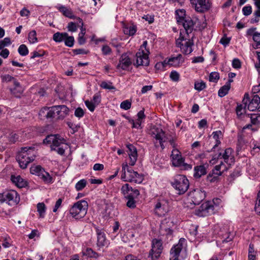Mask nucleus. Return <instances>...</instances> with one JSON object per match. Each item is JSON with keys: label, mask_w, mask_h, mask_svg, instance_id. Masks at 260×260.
Wrapping results in <instances>:
<instances>
[{"label": "nucleus", "mask_w": 260, "mask_h": 260, "mask_svg": "<svg viewBox=\"0 0 260 260\" xmlns=\"http://www.w3.org/2000/svg\"><path fill=\"white\" fill-rule=\"evenodd\" d=\"M66 140L61 138L59 135H48L43 140V143L50 144L52 151H56L59 154L63 155L68 145L65 143Z\"/></svg>", "instance_id": "obj_1"}, {"label": "nucleus", "mask_w": 260, "mask_h": 260, "mask_svg": "<svg viewBox=\"0 0 260 260\" xmlns=\"http://www.w3.org/2000/svg\"><path fill=\"white\" fill-rule=\"evenodd\" d=\"M35 148L33 146L22 147L18 152L16 160L21 169L26 168L27 165L35 160Z\"/></svg>", "instance_id": "obj_2"}, {"label": "nucleus", "mask_w": 260, "mask_h": 260, "mask_svg": "<svg viewBox=\"0 0 260 260\" xmlns=\"http://www.w3.org/2000/svg\"><path fill=\"white\" fill-rule=\"evenodd\" d=\"M122 172L121 178L124 181L139 184L143 180V176L129 168L127 164H122Z\"/></svg>", "instance_id": "obj_3"}, {"label": "nucleus", "mask_w": 260, "mask_h": 260, "mask_svg": "<svg viewBox=\"0 0 260 260\" xmlns=\"http://www.w3.org/2000/svg\"><path fill=\"white\" fill-rule=\"evenodd\" d=\"M180 34V37L177 41V45L180 47L182 52L185 54H189L192 51L191 47L193 44V34Z\"/></svg>", "instance_id": "obj_4"}, {"label": "nucleus", "mask_w": 260, "mask_h": 260, "mask_svg": "<svg viewBox=\"0 0 260 260\" xmlns=\"http://www.w3.org/2000/svg\"><path fill=\"white\" fill-rule=\"evenodd\" d=\"M88 205L85 200L75 203L70 209V214L76 219L83 218L86 214Z\"/></svg>", "instance_id": "obj_5"}, {"label": "nucleus", "mask_w": 260, "mask_h": 260, "mask_svg": "<svg viewBox=\"0 0 260 260\" xmlns=\"http://www.w3.org/2000/svg\"><path fill=\"white\" fill-rule=\"evenodd\" d=\"M172 186L178 191V194H184L188 189L189 183L185 176L177 175L175 176L173 181L171 182Z\"/></svg>", "instance_id": "obj_6"}, {"label": "nucleus", "mask_w": 260, "mask_h": 260, "mask_svg": "<svg viewBox=\"0 0 260 260\" xmlns=\"http://www.w3.org/2000/svg\"><path fill=\"white\" fill-rule=\"evenodd\" d=\"M219 203L220 200L218 199H213L212 202L207 201L203 203L198 209L195 211L196 215L200 217H205L214 213L215 207L214 204Z\"/></svg>", "instance_id": "obj_7"}, {"label": "nucleus", "mask_w": 260, "mask_h": 260, "mask_svg": "<svg viewBox=\"0 0 260 260\" xmlns=\"http://www.w3.org/2000/svg\"><path fill=\"white\" fill-rule=\"evenodd\" d=\"M69 114V109L66 105H57L51 107L48 115L52 118L62 120Z\"/></svg>", "instance_id": "obj_8"}, {"label": "nucleus", "mask_w": 260, "mask_h": 260, "mask_svg": "<svg viewBox=\"0 0 260 260\" xmlns=\"http://www.w3.org/2000/svg\"><path fill=\"white\" fill-rule=\"evenodd\" d=\"M30 172L32 174L38 176L46 183L52 182V177L40 166H32L30 168Z\"/></svg>", "instance_id": "obj_9"}, {"label": "nucleus", "mask_w": 260, "mask_h": 260, "mask_svg": "<svg viewBox=\"0 0 260 260\" xmlns=\"http://www.w3.org/2000/svg\"><path fill=\"white\" fill-rule=\"evenodd\" d=\"M151 249L149 252V256L152 260L158 258L161 253L163 249L161 240L154 239L152 241Z\"/></svg>", "instance_id": "obj_10"}, {"label": "nucleus", "mask_w": 260, "mask_h": 260, "mask_svg": "<svg viewBox=\"0 0 260 260\" xmlns=\"http://www.w3.org/2000/svg\"><path fill=\"white\" fill-rule=\"evenodd\" d=\"M190 3L196 11L200 13L207 12L212 7L210 0H190Z\"/></svg>", "instance_id": "obj_11"}, {"label": "nucleus", "mask_w": 260, "mask_h": 260, "mask_svg": "<svg viewBox=\"0 0 260 260\" xmlns=\"http://www.w3.org/2000/svg\"><path fill=\"white\" fill-rule=\"evenodd\" d=\"M150 134L152 137L159 141L161 149H164V142L167 140L165 132L160 127L153 126L150 129Z\"/></svg>", "instance_id": "obj_12"}, {"label": "nucleus", "mask_w": 260, "mask_h": 260, "mask_svg": "<svg viewBox=\"0 0 260 260\" xmlns=\"http://www.w3.org/2000/svg\"><path fill=\"white\" fill-rule=\"evenodd\" d=\"M233 150L231 148H226L224 152H219L213 156V159H218L223 158L224 162L230 166L234 162V158L233 155Z\"/></svg>", "instance_id": "obj_13"}, {"label": "nucleus", "mask_w": 260, "mask_h": 260, "mask_svg": "<svg viewBox=\"0 0 260 260\" xmlns=\"http://www.w3.org/2000/svg\"><path fill=\"white\" fill-rule=\"evenodd\" d=\"M149 50H146L144 52L143 51H139L136 54V62L134 63V65L137 67L148 66L149 62Z\"/></svg>", "instance_id": "obj_14"}, {"label": "nucleus", "mask_w": 260, "mask_h": 260, "mask_svg": "<svg viewBox=\"0 0 260 260\" xmlns=\"http://www.w3.org/2000/svg\"><path fill=\"white\" fill-rule=\"evenodd\" d=\"M121 191L125 199L137 198L140 194L138 189L133 188L128 183L122 186Z\"/></svg>", "instance_id": "obj_15"}, {"label": "nucleus", "mask_w": 260, "mask_h": 260, "mask_svg": "<svg viewBox=\"0 0 260 260\" xmlns=\"http://www.w3.org/2000/svg\"><path fill=\"white\" fill-rule=\"evenodd\" d=\"M191 202L194 205H199L205 198V193L200 189H194L189 193Z\"/></svg>", "instance_id": "obj_16"}, {"label": "nucleus", "mask_w": 260, "mask_h": 260, "mask_svg": "<svg viewBox=\"0 0 260 260\" xmlns=\"http://www.w3.org/2000/svg\"><path fill=\"white\" fill-rule=\"evenodd\" d=\"M171 158L172 165L174 167H180L184 161L181 152L177 149H174L172 150Z\"/></svg>", "instance_id": "obj_17"}, {"label": "nucleus", "mask_w": 260, "mask_h": 260, "mask_svg": "<svg viewBox=\"0 0 260 260\" xmlns=\"http://www.w3.org/2000/svg\"><path fill=\"white\" fill-rule=\"evenodd\" d=\"M181 19H177V23L179 25L183 27L186 31V32H191L195 28V21L193 22L189 17L185 18L182 21Z\"/></svg>", "instance_id": "obj_18"}, {"label": "nucleus", "mask_w": 260, "mask_h": 260, "mask_svg": "<svg viewBox=\"0 0 260 260\" xmlns=\"http://www.w3.org/2000/svg\"><path fill=\"white\" fill-rule=\"evenodd\" d=\"M6 201L9 205L13 206L18 204L20 201V198L18 193L14 190H11L9 191L6 192Z\"/></svg>", "instance_id": "obj_19"}, {"label": "nucleus", "mask_w": 260, "mask_h": 260, "mask_svg": "<svg viewBox=\"0 0 260 260\" xmlns=\"http://www.w3.org/2000/svg\"><path fill=\"white\" fill-rule=\"evenodd\" d=\"M96 233L97 235L96 245L99 247L107 246L109 244V241L106 239V234L102 230L96 229Z\"/></svg>", "instance_id": "obj_20"}, {"label": "nucleus", "mask_w": 260, "mask_h": 260, "mask_svg": "<svg viewBox=\"0 0 260 260\" xmlns=\"http://www.w3.org/2000/svg\"><path fill=\"white\" fill-rule=\"evenodd\" d=\"M249 101V96L248 93H245L242 100V104H238L236 109L237 115L238 117L241 116L245 113V109L247 104Z\"/></svg>", "instance_id": "obj_21"}, {"label": "nucleus", "mask_w": 260, "mask_h": 260, "mask_svg": "<svg viewBox=\"0 0 260 260\" xmlns=\"http://www.w3.org/2000/svg\"><path fill=\"white\" fill-rule=\"evenodd\" d=\"M131 63L132 62L128 56L126 54H123L119 59V63L116 68L118 69H121L123 70H126Z\"/></svg>", "instance_id": "obj_22"}, {"label": "nucleus", "mask_w": 260, "mask_h": 260, "mask_svg": "<svg viewBox=\"0 0 260 260\" xmlns=\"http://www.w3.org/2000/svg\"><path fill=\"white\" fill-rule=\"evenodd\" d=\"M247 106L249 111H254L256 110L260 111V98L257 94L254 95L252 100L249 101Z\"/></svg>", "instance_id": "obj_23"}, {"label": "nucleus", "mask_w": 260, "mask_h": 260, "mask_svg": "<svg viewBox=\"0 0 260 260\" xmlns=\"http://www.w3.org/2000/svg\"><path fill=\"white\" fill-rule=\"evenodd\" d=\"M154 211L155 214L158 216H162L168 212V208L166 204H162L158 202L155 205Z\"/></svg>", "instance_id": "obj_24"}, {"label": "nucleus", "mask_w": 260, "mask_h": 260, "mask_svg": "<svg viewBox=\"0 0 260 260\" xmlns=\"http://www.w3.org/2000/svg\"><path fill=\"white\" fill-rule=\"evenodd\" d=\"M128 149V155L130 159V162L129 164L133 166L135 165L137 159V151L136 147L133 146L132 144H129L127 146Z\"/></svg>", "instance_id": "obj_25"}, {"label": "nucleus", "mask_w": 260, "mask_h": 260, "mask_svg": "<svg viewBox=\"0 0 260 260\" xmlns=\"http://www.w3.org/2000/svg\"><path fill=\"white\" fill-rule=\"evenodd\" d=\"M184 239H181L179 240V243L175 245L173 248H171L170 250V254L171 256H173L174 257V259H178L179 254L182 249V241H184Z\"/></svg>", "instance_id": "obj_26"}, {"label": "nucleus", "mask_w": 260, "mask_h": 260, "mask_svg": "<svg viewBox=\"0 0 260 260\" xmlns=\"http://www.w3.org/2000/svg\"><path fill=\"white\" fill-rule=\"evenodd\" d=\"M14 87L10 89L11 93L16 98H20L23 92V88L21 86L18 81H14Z\"/></svg>", "instance_id": "obj_27"}, {"label": "nucleus", "mask_w": 260, "mask_h": 260, "mask_svg": "<svg viewBox=\"0 0 260 260\" xmlns=\"http://www.w3.org/2000/svg\"><path fill=\"white\" fill-rule=\"evenodd\" d=\"M184 61L182 55L179 54L176 57L170 58L167 61V63L172 66L177 67L183 63Z\"/></svg>", "instance_id": "obj_28"}, {"label": "nucleus", "mask_w": 260, "mask_h": 260, "mask_svg": "<svg viewBox=\"0 0 260 260\" xmlns=\"http://www.w3.org/2000/svg\"><path fill=\"white\" fill-rule=\"evenodd\" d=\"M11 180L13 183H15L19 188L24 187L27 185V182L19 175L17 176L12 175Z\"/></svg>", "instance_id": "obj_29"}, {"label": "nucleus", "mask_w": 260, "mask_h": 260, "mask_svg": "<svg viewBox=\"0 0 260 260\" xmlns=\"http://www.w3.org/2000/svg\"><path fill=\"white\" fill-rule=\"evenodd\" d=\"M193 176L196 178H200L202 176L205 175L207 173L206 168L203 165L196 166L194 168Z\"/></svg>", "instance_id": "obj_30"}, {"label": "nucleus", "mask_w": 260, "mask_h": 260, "mask_svg": "<svg viewBox=\"0 0 260 260\" xmlns=\"http://www.w3.org/2000/svg\"><path fill=\"white\" fill-rule=\"evenodd\" d=\"M57 9L66 17L70 18H73L74 17V15L71 9L63 6H59Z\"/></svg>", "instance_id": "obj_31"}, {"label": "nucleus", "mask_w": 260, "mask_h": 260, "mask_svg": "<svg viewBox=\"0 0 260 260\" xmlns=\"http://www.w3.org/2000/svg\"><path fill=\"white\" fill-rule=\"evenodd\" d=\"M82 254L83 255L95 258L99 257L100 256V254L93 251L91 248H87L85 250H83Z\"/></svg>", "instance_id": "obj_32"}, {"label": "nucleus", "mask_w": 260, "mask_h": 260, "mask_svg": "<svg viewBox=\"0 0 260 260\" xmlns=\"http://www.w3.org/2000/svg\"><path fill=\"white\" fill-rule=\"evenodd\" d=\"M230 88V84L229 83H226V84L222 86L218 90V96L221 98L224 96L228 93Z\"/></svg>", "instance_id": "obj_33"}, {"label": "nucleus", "mask_w": 260, "mask_h": 260, "mask_svg": "<svg viewBox=\"0 0 260 260\" xmlns=\"http://www.w3.org/2000/svg\"><path fill=\"white\" fill-rule=\"evenodd\" d=\"M222 172H218L216 170L214 169L212 170V175L209 174L207 176V179L210 182L214 181L217 178L222 175Z\"/></svg>", "instance_id": "obj_34"}, {"label": "nucleus", "mask_w": 260, "mask_h": 260, "mask_svg": "<svg viewBox=\"0 0 260 260\" xmlns=\"http://www.w3.org/2000/svg\"><path fill=\"white\" fill-rule=\"evenodd\" d=\"M195 28L194 30L196 31H202L207 26V23L205 22H201L199 20L195 21Z\"/></svg>", "instance_id": "obj_35"}, {"label": "nucleus", "mask_w": 260, "mask_h": 260, "mask_svg": "<svg viewBox=\"0 0 260 260\" xmlns=\"http://www.w3.org/2000/svg\"><path fill=\"white\" fill-rule=\"evenodd\" d=\"M37 210L40 214V217L43 218L46 211V206L45 204L43 203H38L37 205Z\"/></svg>", "instance_id": "obj_36"}, {"label": "nucleus", "mask_w": 260, "mask_h": 260, "mask_svg": "<svg viewBox=\"0 0 260 260\" xmlns=\"http://www.w3.org/2000/svg\"><path fill=\"white\" fill-rule=\"evenodd\" d=\"M221 134H222V133L220 131L214 132L212 133L213 138L216 141V144L213 147L212 149H215L216 147H217L218 146V145H219L220 144V141L219 140V137L221 135Z\"/></svg>", "instance_id": "obj_37"}, {"label": "nucleus", "mask_w": 260, "mask_h": 260, "mask_svg": "<svg viewBox=\"0 0 260 260\" xmlns=\"http://www.w3.org/2000/svg\"><path fill=\"white\" fill-rule=\"evenodd\" d=\"M18 52L20 55L26 56L28 54L29 51L25 45L22 44L18 47Z\"/></svg>", "instance_id": "obj_38"}, {"label": "nucleus", "mask_w": 260, "mask_h": 260, "mask_svg": "<svg viewBox=\"0 0 260 260\" xmlns=\"http://www.w3.org/2000/svg\"><path fill=\"white\" fill-rule=\"evenodd\" d=\"M51 107H45L40 110L39 112V115L41 117H45L47 118H52V117H50L49 115H48V113H49V112L50 111Z\"/></svg>", "instance_id": "obj_39"}, {"label": "nucleus", "mask_w": 260, "mask_h": 260, "mask_svg": "<svg viewBox=\"0 0 260 260\" xmlns=\"http://www.w3.org/2000/svg\"><path fill=\"white\" fill-rule=\"evenodd\" d=\"M27 39L30 44H34L38 42L41 38L37 36V34H28Z\"/></svg>", "instance_id": "obj_40"}, {"label": "nucleus", "mask_w": 260, "mask_h": 260, "mask_svg": "<svg viewBox=\"0 0 260 260\" xmlns=\"http://www.w3.org/2000/svg\"><path fill=\"white\" fill-rule=\"evenodd\" d=\"M66 35L68 34H54L53 39L56 42H61L64 41Z\"/></svg>", "instance_id": "obj_41"}, {"label": "nucleus", "mask_w": 260, "mask_h": 260, "mask_svg": "<svg viewBox=\"0 0 260 260\" xmlns=\"http://www.w3.org/2000/svg\"><path fill=\"white\" fill-rule=\"evenodd\" d=\"M87 181L85 179H81L78 181L75 185V188L77 191L82 190L86 185Z\"/></svg>", "instance_id": "obj_42"}, {"label": "nucleus", "mask_w": 260, "mask_h": 260, "mask_svg": "<svg viewBox=\"0 0 260 260\" xmlns=\"http://www.w3.org/2000/svg\"><path fill=\"white\" fill-rule=\"evenodd\" d=\"M100 86L104 89L109 90L115 89V87L112 85V83L110 81H102L100 84Z\"/></svg>", "instance_id": "obj_43"}, {"label": "nucleus", "mask_w": 260, "mask_h": 260, "mask_svg": "<svg viewBox=\"0 0 260 260\" xmlns=\"http://www.w3.org/2000/svg\"><path fill=\"white\" fill-rule=\"evenodd\" d=\"M260 117V114H251L250 119L251 122L252 124L257 125L258 127H260V122L258 120V118Z\"/></svg>", "instance_id": "obj_44"}, {"label": "nucleus", "mask_w": 260, "mask_h": 260, "mask_svg": "<svg viewBox=\"0 0 260 260\" xmlns=\"http://www.w3.org/2000/svg\"><path fill=\"white\" fill-rule=\"evenodd\" d=\"M65 45L68 47H72L74 45V39L73 37L70 36L68 37L67 35H66L65 37V39L64 40Z\"/></svg>", "instance_id": "obj_45"}, {"label": "nucleus", "mask_w": 260, "mask_h": 260, "mask_svg": "<svg viewBox=\"0 0 260 260\" xmlns=\"http://www.w3.org/2000/svg\"><path fill=\"white\" fill-rule=\"evenodd\" d=\"M1 78L3 82H9L12 81L13 84H14V81H17L15 78L9 75H2Z\"/></svg>", "instance_id": "obj_46"}, {"label": "nucleus", "mask_w": 260, "mask_h": 260, "mask_svg": "<svg viewBox=\"0 0 260 260\" xmlns=\"http://www.w3.org/2000/svg\"><path fill=\"white\" fill-rule=\"evenodd\" d=\"M176 20L181 19V21L183 20L184 18V16L185 15V11L184 10H177L176 11Z\"/></svg>", "instance_id": "obj_47"}, {"label": "nucleus", "mask_w": 260, "mask_h": 260, "mask_svg": "<svg viewBox=\"0 0 260 260\" xmlns=\"http://www.w3.org/2000/svg\"><path fill=\"white\" fill-rule=\"evenodd\" d=\"M132 103L129 100H125L120 104V108L125 110L129 109L131 107Z\"/></svg>", "instance_id": "obj_48"}, {"label": "nucleus", "mask_w": 260, "mask_h": 260, "mask_svg": "<svg viewBox=\"0 0 260 260\" xmlns=\"http://www.w3.org/2000/svg\"><path fill=\"white\" fill-rule=\"evenodd\" d=\"M219 78V74L217 72H212L209 76L210 82H216Z\"/></svg>", "instance_id": "obj_49"}, {"label": "nucleus", "mask_w": 260, "mask_h": 260, "mask_svg": "<svg viewBox=\"0 0 260 260\" xmlns=\"http://www.w3.org/2000/svg\"><path fill=\"white\" fill-rule=\"evenodd\" d=\"M231 40V37H228L226 34H224L223 36L220 39L219 43L224 46L228 45Z\"/></svg>", "instance_id": "obj_50"}, {"label": "nucleus", "mask_w": 260, "mask_h": 260, "mask_svg": "<svg viewBox=\"0 0 260 260\" xmlns=\"http://www.w3.org/2000/svg\"><path fill=\"white\" fill-rule=\"evenodd\" d=\"M206 87V84L204 81H201L200 82H195L194 83V88L198 90L201 91L204 89Z\"/></svg>", "instance_id": "obj_51"}, {"label": "nucleus", "mask_w": 260, "mask_h": 260, "mask_svg": "<svg viewBox=\"0 0 260 260\" xmlns=\"http://www.w3.org/2000/svg\"><path fill=\"white\" fill-rule=\"evenodd\" d=\"M135 198H127L125 199L127 200V202L126 203V206L130 208L134 209L136 207V201L135 200Z\"/></svg>", "instance_id": "obj_52"}, {"label": "nucleus", "mask_w": 260, "mask_h": 260, "mask_svg": "<svg viewBox=\"0 0 260 260\" xmlns=\"http://www.w3.org/2000/svg\"><path fill=\"white\" fill-rule=\"evenodd\" d=\"M242 12L244 15L249 16L252 13V7L250 6H246L243 8Z\"/></svg>", "instance_id": "obj_53"}, {"label": "nucleus", "mask_w": 260, "mask_h": 260, "mask_svg": "<svg viewBox=\"0 0 260 260\" xmlns=\"http://www.w3.org/2000/svg\"><path fill=\"white\" fill-rule=\"evenodd\" d=\"M85 104L86 106L91 112L94 111L96 105L92 101L87 100L85 102Z\"/></svg>", "instance_id": "obj_54"}, {"label": "nucleus", "mask_w": 260, "mask_h": 260, "mask_svg": "<svg viewBox=\"0 0 260 260\" xmlns=\"http://www.w3.org/2000/svg\"><path fill=\"white\" fill-rule=\"evenodd\" d=\"M257 201L255 206V211L260 215V191L257 193Z\"/></svg>", "instance_id": "obj_55"}, {"label": "nucleus", "mask_w": 260, "mask_h": 260, "mask_svg": "<svg viewBox=\"0 0 260 260\" xmlns=\"http://www.w3.org/2000/svg\"><path fill=\"white\" fill-rule=\"evenodd\" d=\"M74 114L76 117L81 118L84 116V111L81 108L78 107L75 110Z\"/></svg>", "instance_id": "obj_56"}, {"label": "nucleus", "mask_w": 260, "mask_h": 260, "mask_svg": "<svg viewBox=\"0 0 260 260\" xmlns=\"http://www.w3.org/2000/svg\"><path fill=\"white\" fill-rule=\"evenodd\" d=\"M170 77L172 80L174 81H178L179 79V74L176 71L171 72Z\"/></svg>", "instance_id": "obj_57"}, {"label": "nucleus", "mask_w": 260, "mask_h": 260, "mask_svg": "<svg viewBox=\"0 0 260 260\" xmlns=\"http://www.w3.org/2000/svg\"><path fill=\"white\" fill-rule=\"evenodd\" d=\"M102 53L105 55H109L111 52V49L108 45H104L102 48Z\"/></svg>", "instance_id": "obj_58"}, {"label": "nucleus", "mask_w": 260, "mask_h": 260, "mask_svg": "<svg viewBox=\"0 0 260 260\" xmlns=\"http://www.w3.org/2000/svg\"><path fill=\"white\" fill-rule=\"evenodd\" d=\"M93 103L97 106L101 102V97L99 93H95L93 97Z\"/></svg>", "instance_id": "obj_59"}, {"label": "nucleus", "mask_w": 260, "mask_h": 260, "mask_svg": "<svg viewBox=\"0 0 260 260\" xmlns=\"http://www.w3.org/2000/svg\"><path fill=\"white\" fill-rule=\"evenodd\" d=\"M124 28L128 30L129 32H136L137 30L136 26L133 24L126 25Z\"/></svg>", "instance_id": "obj_60"}, {"label": "nucleus", "mask_w": 260, "mask_h": 260, "mask_svg": "<svg viewBox=\"0 0 260 260\" xmlns=\"http://www.w3.org/2000/svg\"><path fill=\"white\" fill-rule=\"evenodd\" d=\"M232 66L234 68L239 69L241 68V62L239 59L235 58L232 62Z\"/></svg>", "instance_id": "obj_61"}, {"label": "nucleus", "mask_w": 260, "mask_h": 260, "mask_svg": "<svg viewBox=\"0 0 260 260\" xmlns=\"http://www.w3.org/2000/svg\"><path fill=\"white\" fill-rule=\"evenodd\" d=\"M68 30L70 31L74 32L76 31L77 29V26L75 23L71 22L69 23L68 25Z\"/></svg>", "instance_id": "obj_62"}, {"label": "nucleus", "mask_w": 260, "mask_h": 260, "mask_svg": "<svg viewBox=\"0 0 260 260\" xmlns=\"http://www.w3.org/2000/svg\"><path fill=\"white\" fill-rule=\"evenodd\" d=\"M129 122L132 124L133 128H139L141 126L142 121L137 119L136 122H135L134 120H131Z\"/></svg>", "instance_id": "obj_63"}, {"label": "nucleus", "mask_w": 260, "mask_h": 260, "mask_svg": "<svg viewBox=\"0 0 260 260\" xmlns=\"http://www.w3.org/2000/svg\"><path fill=\"white\" fill-rule=\"evenodd\" d=\"M253 40L257 43V45H260V34H252Z\"/></svg>", "instance_id": "obj_64"}]
</instances>
